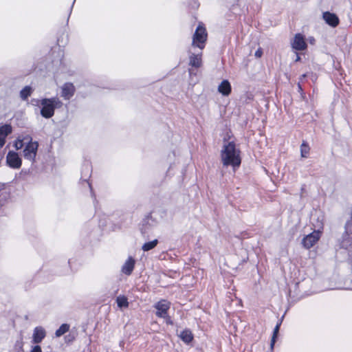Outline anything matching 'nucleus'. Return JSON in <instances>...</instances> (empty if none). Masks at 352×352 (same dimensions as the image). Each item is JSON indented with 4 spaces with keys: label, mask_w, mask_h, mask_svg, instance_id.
<instances>
[{
    "label": "nucleus",
    "mask_w": 352,
    "mask_h": 352,
    "mask_svg": "<svg viewBox=\"0 0 352 352\" xmlns=\"http://www.w3.org/2000/svg\"><path fill=\"white\" fill-rule=\"evenodd\" d=\"M30 352H42V350L40 346L36 345L32 348Z\"/></svg>",
    "instance_id": "obj_24"
},
{
    "label": "nucleus",
    "mask_w": 352,
    "mask_h": 352,
    "mask_svg": "<svg viewBox=\"0 0 352 352\" xmlns=\"http://www.w3.org/2000/svg\"><path fill=\"white\" fill-rule=\"evenodd\" d=\"M189 64L192 67H194L196 68L200 67L202 65L201 54V53L197 54H195L193 53L191 54L189 56Z\"/></svg>",
    "instance_id": "obj_14"
},
{
    "label": "nucleus",
    "mask_w": 352,
    "mask_h": 352,
    "mask_svg": "<svg viewBox=\"0 0 352 352\" xmlns=\"http://www.w3.org/2000/svg\"><path fill=\"white\" fill-rule=\"evenodd\" d=\"M60 89V96L67 100H70L76 92V88L72 82H65Z\"/></svg>",
    "instance_id": "obj_9"
},
{
    "label": "nucleus",
    "mask_w": 352,
    "mask_h": 352,
    "mask_svg": "<svg viewBox=\"0 0 352 352\" xmlns=\"http://www.w3.org/2000/svg\"><path fill=\"white\" fill-rule=\"evenodd\" d=\"M221 158L224 166H231L234 170L239 168L241 162L240 151L233 142L224 144L221 151Z\"/></svg>",
    "instance_id": "obj_1"
},
{
    "label": "nucleus",
    "mask_w": 352,
    "mask_h": 352,
    "mask_svg": "<svg viewBox=\"0 0 352 352\" xmlns=\"http://www.w3.org/2000/svg\"><path fill=\"white\" fill-rule=\"evenodd\" d=\"M38 147L37 142H32V140H28V143L23 150L24 157L33 163L35 161Z\"/></svg>",
    "instance_id": "obj_4"
},
{
    "label": "nucleus",
    "mask_w": 352,
    "mask_h": 352,
    "mask_svg": "<svg viewBox=\"0 0 352 352\" xmlns=\"http://www.w3.org/2000/svg\"><path fill=\"white\" fill-rule=\"evenodd\" d=\"M308 41L309 42V43H311L312 45H314L315 42H316V40H315V38L313 36H310V37L308 38Z\"/></svg>",
    "instance_id": "obj_26"
},
{
    "label": "nucleus",
    "mask_w": 352,
    "mask_h": 352,
    "mask_svg": "<svg viewBox=\"0 0 352 352\" xmlns=\"http://www.w3.org/2000/svg\"><path fill=\"white\" fill-rule=\"evenodd\" d=\"M180 338L186 343H189L192 340V335L190 331L184 330L180 333Z\"/></svg>",
    "instance_id": "obj_17"
},
{
    "label": "nucleus",
    "mask_w": 352,
    "mask_h": 352,
    "mask_svg": "<svg viewBox=\"0 0 352 352\" xmlns=\"http://www.w3.org/2000/svg\"><path fill=\"white\" fill-rule=\"evenodd\" d=\"M206 38L207 32L206 28L202 25H199L193 35L192 45L202 50L205 46Z\"/></svg>",
    "instance_id": "obj_3"
},
{
    "label": "nucleus",
    "mask_w": 352,
    "mask_h": 352,
    "mask_svg": "<svg viewBox=\"0 0 352 352\" xmlns=\"http://www.w3.org/2000/svg\"><path fill=\"white\" fill-rule=\"evenodd\" d=\"M28 140H32L31 136L26 135L23 138L19 136L14 142V146L16 150H19L23 146V142Z\"/></svg>",
    "instance_id": "obj_16"
},
{
    "label": "nucleus",
    "mask_w": 352,
    "mask_h": 352,
    "mask_svg": "<svg viewBox=\"0 0 352 352\" xmlns=\"http://www.w3.org/2000/svg\"><path fill=\"white\" fill-rule=\"evenodd\" d=\"M218 91L223 96H228L231 92V85L228 80H223L218 87Z\"/></svg>",
    "instance_id": "obj_15"
},
{
    "label": "nucleus",
    "mask_w": 352,
    "mask_h": 352,
    "mask_svg": "<svg viewBox=\"0 0 352 352\" xmlns=\"http://www.w3.org/2000/svg\"><path fill=\"white\" fill-rule=\"evenodd\" d=\"M306 77V74H303L300 77V80H302L303 78H305Z\"/></svg>",
    "instance_id": "obj_30"
},
{
    "label": "nucleus",
    "mask_w": 352,
    "mask_h": 352,
    "mask_svg": "<svg viewBox=\"0 0 352 352\" xmlns=\"http://www.w3.org/2000/svg\"><path fill=\"white\" fill-rule=\"evenodd\" d=\"M280 324H281V322H279L278 323H277V324L276 325V327L274 329L273 336H272V338L271 340V343H270V348L272 350L274 349V346L276 342V339L277 338Z\"/></svg>",
    "instance_id": "obj_19"
},
{
    "label": "nucleus",
    "mask_w": 352,
    "mask_h": 352,
    "mask_svg": "<svg viewBox=\"0 0 352 352\" xmlns=\"http://www.w3.org/2000/svg\"><path fill=\"white\" fill-rule=\"evenodd\" d=\"M157 243H158V240L157 239H154V240H153L151 241L145 243L142 245V249L144 252L149 251L151 250H153L154 248H155L156 245H157Z\"/></svg>",
    "instance_id": "obj_18"
},
{
    "label": "nucleus",
    "mask_w": 352,
    "mask_h": 352,
    "mask_svg": "<svg viewBox=\"0 0 352 352\" xmlns=\"http://www.w3.org/2000/svg\"><path fill=\"white\" fill-rule=\"evenodd\" d=\"M45 336L46 331L45 329L41 326L36 327L33 331L32 342L33 344H39L42 342Z\"/></svg>",
    "instance_id": "obj_10"
},
{
    "label": "nucleus",
    "mask_w": 352,
    "mask_h": 352,
    "mask_svg": "<svg viewBox=\"0 0 352 352\" xmlns=\"http://www.w3.org/2000/svg\"><path fill=\"white\" fill-rule=\"evenodd\" d=\"M116 302H117L118 306L120 308L127 307L129 305L127 298L124 296H118L116 299Z\"/></svg>",
    "instance_id": "obj_22"
},
{
    "label": "nucleus",
    "mask_w": 352,
    "mask_h": 352,
    "mask_svg": "<svg viewBox=\"0 0 352 352\" xmlns=\"http://www.w3.org/2000/svg\"><path fill=\"white\" fill-rule=\"evenodd\" d=\"M71 336H67L65 337L66 339H68L69 341H71L72 340L73 338H70Z\"/></svg>",
    "instance_id": "obj_28"
},
{
    "label": "nucleus",
    "mask_w": 352,
    "mask_h": 352,
    "mask_svg": "<svg viewBox=\"0 0 352 352\" xmlns=\"http://www.w3.org/2000/svg\"><path fill=\"white\" fill-rule=\"evenodd\" d=\"M309 146L308 144L303 142L300 146V155L302 157L306 158L309 153Z\"/></svg>",
    "instance_id": "obj_21"
},
{
    "label": "nucleus",
    "mask_w": 352,
    "mask_h": 352,
    "mask_svg": "<svg viewBox=\"0 0 352 352\" xmlns=\"http://www.w3.org/2000/svg\"><path fill=\"white\" fill-rule=\"evenodd\" d=\"M41 114L45 118H50L54 114L56 108H60L63 102L56 97L43 98L41 100Z\"/></svg>",
    "instance_id": "obj_2"
},
{
    "label": "nucleus",
    "mask_w": 352,
    "mask_h": 352,
    "mask_svg": "<svg viewBox=\"0 0 352 352\" xmlns=\"http://www.w3.org/2000/svg\"><path fill=\"white\" fill-rule=\"evenodd\" d=\"M262 51L261 49H258V50L256 51L255 52V56L258 57V58H260L261 56H262Z\"/></svg>",
    "instance_id": "obj_25"
},
{
    "label": "nucleus",
    "mask_w": 352,
    "mask_h": 352,
    "mask_svg": "<svg viewBox=\"0 0 352 352\" xmlns=\"http://www.w3.org/2000/svg\"><path fill=\"white\" fill-rule=\"evenodd\" d=\"M135 266V260L132 257H129L122 267V272L126 275H130Z\"/></svg>",
    "instance_id": "obj_13"
},
{
    "label": "nucleus",
    "mask_w": 352,
    "mask_h": 352,
    "mask_svg": "<svg viewBox=\"0 0 352 352\" xmlns=\"http://www.w3.org/2000/svg\"><path fill=\"white\" fill-rule=\"evenodd\" d=\"M320 237V232L314 231L302 239V244L305 248L309 249L319 240Z\"/></svg>",
    "instance_id": "obj_7"
},
{
    "label": "nucleus",
    "mask_w": 352,
    "mask_h": 352,
    "mask_svg": "<svg viewBox=\"0 0 352 352\" xmlns=\"http://www.w3.org/2000/svg\"><path fill=\"white\" fill-rule=\"evenodd\" d=\"M300 60V56L298 54H296V58L295 59V61L297 62V61H299Z\"/></svg>",
    "instance_id": "obj_27"
},
{
    "label": "nucleus",
    "mask_w": 352,
    "mask_h": 352,
    "mask_svg": "<svg viewBox=\"0 0 352 352\" xmlns=\"http://www.w3.org/2000/svg\"><path fill=\"white\" fill-rule=\"evenodd\" d=\"M12 133V126L10 124H5L0 127V148L6 142V137Z\"/></svg>",
    "instance_id": "obj_11"
},
{
    "label": "nucleus",
    "mask_w": 352,
    "mask_h": 352,
    "mask_svg": "<svg viewBox=\"0 0 352 352\" xmlns=\"http://www.w3.org/2000/svg\"><path fill=\"white\" fill-rule=\"evenodd\" d=\"M154 307L157 309L155 313L157 316L168 319V310L170 307V303L168 302L162 300L157 302Z\"/></svg>",
    "instance_id": "obj_5"
},
{
    "label": "nucleus",
    "mask_w": 352,
    "mask_h": 352,
    "mask_svg": "<svg viewBox=\"0 0 352 352\" xmlns=\"http://www.w3.org/2000/svg\"><path fill=\"white\" fill-rule=\"evenodd\" d=\"M322 17L325 22L332 27H336L339 23V19L335 14L325 12L323 13Z\"/></svg>",
    "instance_id": "obj_12"
},
{
    "label": "nucleus",
    "mask_w": 352,
    "mask_h": 352,
    "mask_svg": "<svg viewBox=\"0 0 352 352\" xmlns=\"http://www.w3.org/2000/svg\"><path fill=\"white\" fill-rule=\"evenodd\" d=\"M6 163L12 168L18 169L21 166V159L17 153L9 151L6 156Z\"/></svg>",
    "instance_id": "obj_6"
},
{
    "label": "nucleus",
    "mask_w": 352,
    "mask_h": 352,
    "mask_svg": "<svg viewBox=\"0 0 352 352\" xmlns=\"http://www.w3.org/2000/svg\"><path fill=\"white\" fill-rule=\"evenodd\" d=\"M32 93V88L29 86L25 87L20 93L21 98L23 100H26Z\"/></svg>",
    "instance_id": "obj_23"
},
{
    "label": "nucleus",
    "mask_w": 352,
    "mask_h": 352,
    "mask_svg": "<svg viewBox=\"0 0 352 352\" xmlns=\"http://www.w3.org/2000/svg\"><path fill=\"white\" fill-rule=\"evenodd\" d=\"M69 329V325L67 324H63L55 332L56 337H60Z\"/></svg>",
    "instance_id": "obj_20"
},
{
    "label": "nucleus",
    "mask_w": 352,
    "mask_h": 352,
    "mask_svg": "<svg viewBox=\"0 0 352 352\" xmlns=\"http://www.w3.org/2000/svg\"><path fill=\"white\" fill-rule=\"evenodd\" d=\"M124 341H120V346L121 347H123V346H124Z\"/></svg>",
    "instance_id": "obj_29"
},
{
    "label": "nucleus",
    "mask_w": 352,
    "mask_h": 352,
    "mask_svg": "<svg viewBox=\"0 0 352 352\" xmlns=\"http://www.w3.org/2000/svg\"><path fill=\"white\" fill-rule=\"evenodd\" d=\"M291 45L292 48L297 51L305 50L307 47L304 36L300 33L294 36Z\"/></svg>",
    "instance_id": "obj_8"
}]
</instances>
